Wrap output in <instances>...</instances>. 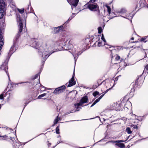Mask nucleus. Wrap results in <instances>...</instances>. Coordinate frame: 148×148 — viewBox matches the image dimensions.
I'll list each match as a JSON object with an SVG mask.
<instances>
[{"label":"nucleus","mask_w":148,"mask_h":148,"mask_svg":"<svg viewBox=\"0 0 148 148\" xmlns=\"http://www.w3.org/2000/svg\"><path fill=\"white\" fill-rule=\"evenodd\" d=\"M82 53V52H81V53H79L78 54H77V55L78 56L79 55H80V54H81Z\"/></svg>","instance_id":"f704fd0d"},{"label":"nucleus","mask_w":148,"mask_h":148,"mask_svg":"<svg viewBox=\"0 0 148 148\" xmlns=\"http://www.w3.org/2000/svg\"><path fill=\"white\" fill-rule=\"evenodd\" d=\"M43 53H42V56L43 57H44V60H45L46 59L50 56V54L48 55V54H47L48 52H47L46 51L45 52H44Z\"/></svg>","instance_id":"6e6552de"},{"label":"nucleus","mask_w":148,"mask_h":148,"mask_svg":"<svg viewBox=\"0 0 148 148\" xmlns=\"http://www.w3.org/2000/svg\"><path fill=\"white\" fill-rule=\"evenodd\" d=\"M104 45H105V44H104L103 45L102 44L101 42H98V46L99 47H101V46H103Z\"/></svg>","instance_id":"5701e85b"},{"label":"nucleus","mask_w":148,"mask_h":148,"mask_svg":"<svg viewBox=\"0 0 148 148\" xmlns=\"http://www.w3.org/2000/svg\"><path fill=\"white\" fill-rule=\"evenodd\" d=\"M17 21L18 23V29H19V32L18 33L19 34L20 33H21L22 32V30L23 26V24L21 21V20L19 18V21L18 20V19H17Z\"/></svg>","instance_id":"39448f33"},{"label":"nucleus","mask_w":148,"mask_h":148,"mask_svg":"<svg viewBox=\"0 0 148 148\" xmlns=\"http://www.w3.org/2000/svg\"><path fill=\"white\" fill-rule=\"evenodd\" d=\"M62 26H60L55 28L54 29L55 32H59L62 29Z\"/></svg>","instance_id":"1a4fd4ad"},{"label":"nucleus","mask_w":148,"mask_h":148,"mask_svg":"<svg viewBox=\"0 0 148 148\" xmlns=\"http://www.w3.org/2000/svg\"><path fill=\"white\" fill-rule=\"evenodd\" d=\"M74 73L72 78H71V79L69 81V84L67 86L68 87L71 86L75 84V82L74 81Z\"/></svg>","instance_id":"423d86ee"},{"label":"nucleus","mask_w":148,"mask_h":148,"mask_svg":"<svg viewBox=\"0 0 148 148\" xmlns=\"http://www.w3.org/2000/svg\"><path fill=\"white\" fill-rule=\"evenodd\" d=\"M93 2H91L90 1L88 5V8L91 11H97L99 9V6L96 3H91Z\"/></svg>","instance_id":"f03ea898"},{"label":"nucleus","mask_w":148,"mask_h":148,"mask_svg":"<svg viewBox=\"0 0 148 148\" xmlns=\"http://www.w3.org/2000/svg\"><path fill=\"white\" fill-rule=\"evenodd\" d=\"M126 141V140L125 141L123 140H119L114 141V143H120L124 142Z\"/></svg>","instance_id":"a211bd4d"},{"label":"nucleus","mask_w":148,"mask_h":148,"mask_svg":"<svg viewBox=\"0 0 148 148\" xmlns=\"http://www.w3.org/2000/svg\"><path fill=\"white\" fill-rule=\"evenodd\" d=\"M104 94L101 95V96H100L99 98V99L100 100L103 97V95H104Z\"/></svg>","instance_id":"c85d7f7f"},{"label":"nucleus","mask_w":148,"mask_h":148,"mask_svg":"<svg viewBox=\"0 0 148 148\" xmlns=\"http://www.w3.org/2000/svg\"><path fill=\"white\" fill-rule=\"evenodd\" d=\"M6 73L8 75V76L9 77V78L8 74V72L6 71ZM9 80H10V79H9Z\"/></svg>","instance_id":"473e14b6"},{"label":"nucleus","mask_w":148,"mask_h":148,"mask_svg":"<svg viewBox=\"0 0 148 148\" xmlns=\"http://www.w3.org/2000/svg\"><path fill=\"white\" fill-rule=\"evenodd\" d=\"M95 1V0H91V1L92 2H94Z\"/></svg>","instance_id":"2f4dec72"},{"label":"nucleus","mask_w":148,"mask_h":148,"mask_svg":"<svg viewBox=\"0 0 148 148\" xmlns=\"http://www.w3.org/2000/svg\"><path fill=\"white\" fill-rule=\"evenodd\" d=\"M5 14V11L0 10V19L2 18Z\"/></svg>","instance_id":"9d476101"},{"label":"nucleus","mask_w":148,"mask_h":148,"mask_svg":"<svg viewBox=\"0 0 148 148\" xmlns=\"http://www.w3.org/2000/svg\"><path fill=\"white\" fill-rule=\"evenodd\" d=\"M3 95L1 94L0 95V99H3Z\"/></svg>","instance_id":"cd10ccee"},{"label":"nucleus","mask_w":148,"mask_h":148,"mask_svg":"<svg viewBox=\"0 0 148 148\" xmlns=\"http://www.w3.org/2000/svg\"><path fill=\"white\" fill-rule=\"evenodd\" d=\"M46 93H44L43 94L40 95H39L38 97V99H40L41 98L43 97L46 95Z\"/></svg>","instance_id":"dca6fc26"},{"label":"nucleus","mask_w":148,"mask_h":148,"mask_svg":"<svg viewBox=\"0 0 148 148\" xmlns=\"http://www.w3.org/2000/svg\"><path fill=\"white\" fill-rule=\"evenodd\" d=\"M106 7L107 8V10L109 14H110L111 12V8L108 5H106Z\"/></svg>","instance_id":"f3484780"},{"label":"nucleus","mask_w":148,"mask_h":148,"mask_svg":"<svg viewBox=\"0 0 148 148\" xmlns=\"http://www.w3.org/2000/svg\"><path fill=\"white\" fill-rule=\"evenodd\" d=\"M59 126H58L56 129V132L57 134H59L60 133L59 132Z\"/></svg>","instance_id":"aec40b11"},{"label":"nucleus","mask_w":148,"mask_h":148,"mask_svg":"<svg viewBox=\"0 0 148 148\" xmlns=\"http://www.w3.org/2000/svg\"><path fill=\"white\" fill-rule=\"evenodd\" d=\"M27 82H21V83H20V84L24 83H27Z\"/></svg>","instance_id":"72a5a7b5"},{"label":"nucleus","mask_w":148,"mask_h":148,"mask_svg":"<svg viewBox=\"0 0 148 148\" xmlns=\"http://www.w3.org/2000/svg\"><path fill=\"white\" fill-rule=\"evenodd\" d=\"M61 119L58 116H57V117L54 120V125H55L58 122V121H59Z\"/></svg>","instance_id":"f8f14e48"},{"label":"nucleus","mask_w":148,"mask_h":148,"mask_svg":"<svg viewBox=\"0 0 148 148\" xmlns=\"http://www.w3.org/2000/svg\"><path fill=\"white\" fill-rule=\"evenodd\" d=\"M120 59V57L119 56H118L117 55H116V57H115V59L116 60H119Z\"/></svg>","instance_id":"393cba45"},{"label":"nucleus","mask_w":148,"mask_h":148,"mask_svg":"<svg viewBox=\"0 0 148 148\" xmlns=\"http://www.w3.org/2000/svg\"><path fill=\"white\" fill-rule=\"evenodd\" d=\"M88 100V99L87 96H85L83 97L80 100L79 103L75 104V107L76 108V111L79 110V109H78L79 106H81L85 103H87Z\"/></svg>","instance_id":"f257e3e1"},{"label":"nucleus","mask_w":148,"mask_h":148,"mask_svg":"<svg viewBox=\"0 0 148 148\" xmlns=\"http://www.w3.org/2000/svg\"><path fill=\"white\" fill-rule=\"evenodd\" d=\"M145 69H146L148 70V64L145 67Z\"/></svg>","instance_id":"c756f323"},{"label":"nucleus","mask_w":148,"mask_h":148,"mask_svg":"<svg viewBox=\"0 0 148 148\" xmlns=\"http://www.w3.org/2000/svg\"><path fill=\"white\" fill-rule=\"evenodd\" d=\"M99 94V92L96 91L95 92L93 93V95L94 97H96L97 95H98Z\"/></svg>","instance_id":"412c9836"},{"label":"nucleus","mask_w":148,"mask_h":148,"mask_svg":"<svg viewBox=\"0 0 148 148\" xmlns=\"http://www.w3.org/2000/svg\"><path fill=\"white\" fill-rule=\"evenodd\" d=\"M6 5L3 0H0V10L5 11Z\"/></svg>","instance_id":"20e7f679"},{"label":"nucleus","mask_w":148,"mask_h":148,"mask_svg":"<svg viewBox=\"0 0 148 148\" xmlns=\"http://www.w3.org/2000/svg\"><path fill=\"white\" fill-rule=\"evenodd\" d=\"M115 145L121 148H124L125 147V145L123 143H116Z\"/></svg>","instance_id":"9b49d317"},{"label":"nucleus","mask_w":148,"mask_h":148,"mask_svg":"<svg viewBox=\"0 0 148 148\" xmlns=\"http://www.w3.org/2000/svg\"><path fill=\"white\" fill-rule=\"evenodd\" d=\"M131 39L132 40H133L134 39V38L133 37H132L131 38Z\"/></svg>","instance_id":"c9c22d12"},{"label":"nucleus","mask_w":148,"mask_h":148,"mask_svg":"<svg viewBox=\"0 0 148 148\" xmlns=\"http://www.w3.org/2000/svg\"><path fill=\"white\" fill-rule=\"evenodd\" d=\"M1 29H0V40H2L3 42L4 39L3 38L2 35L1 34Z\"/></svg>","instance_id":"6ab92c4d"},{"label":"nucleus","mask_w":148,"mask_h":148,"mask_svg":"<svg viewBox=\"0 0 148 148\" xmlns=\"http://www.w3.org/2000/svg\"><path fill=\"white\" fill-rule=\"evenodd\" d=\"M124 12H123V13H124V12H125V10H124Z\"/></svg>","instance_id":"4c0bfd02"},{"label":"nucleus","mask_w":148,"mask_h":148,"mask_svg":"<svg viewBox=\"0 0 148 148\" xmlns=\"http://www.w3.org/2000/svg\"><path fill=\"white\" fill-rule=\"evenodd\" d=\"M98 33H101L102 31V28L101 27H98Z\"/></svg>","instance_id":"4be33fe9"},{"label":"nucleus","mask_w":148,"mask_h":148,"mask_svg":"<svg viewBox=\"0 0 148 148\" xmlns=\"http://www.w3.org/2000/svg\"><path fill=\"white\" fill-rule=\"evenodd\" d=\"M109 89H108V90H106V92H107L108 91V90H109Z\"/></svg>","instance_id":"e433bc0d"},{"label":"nucleus","mask_w":148,"mask_h":148,"mask_svg":"<svg viewBox=\"0 0 148 148\" xmlns=\"http://www.w3.org/2000/svg\"><path fill=\"white\" fill-rule=\"evenodd\" d=\"M18 12L21 14H23L24 12V9L23 8L21 9H18Z\"/></svg>","instance_id":"2eb2a0df"},{"label":"nucleus","mask_w":148,"mask_h":148,"mask_svg":"<svg viewBox=\"0 0 148 148\" xmlns=\"http://www.w3.org/2000/svg\"><path fill=\"white\" fill-rule=\"evenodd\" d=\"M100 99L99 98L97 99L93 103L92 105L91 106V107H92L93 106L95 105L96 103H97L98 102Z\"/></svg>","instance_id":"ddd939ff"},{"label":"nucleus","mask_w":148,"mask_h":148,"mask_svg":"<svg viewBox=\"0 0 148 148\" xmlns=\"http://www.w3.org/2000/svg\"><path fill=\"white\" fill-rule=\"evenodd\" d=\"M0 137L3 138L2 139H6V138L7 137V136L6 135L3 136H0Z\"/></svg>","instance_id":"a878e982"},{"label":"nucleus","mask_w":148,"mask_h":148,"mask_svg":"<svg viewBox=\"0 0 148 148\" xmlns=\"http://www.w3.org/2000/svg\"><path fill=\"white\" fill-rule=\"evenodd\" d=\"M101 39L105 42H106V40L105 39L103 35V34H102V37H101Z\"/></svg>","instance_id":"b1692460"},{"label":"nucleus","mask_w":148,"mask_h":148,"mask_svg":"<svg viewBox=\"0 0 148 148\" xmlns=\"http://www.w3.org/2000/svg\"><path fill=\"white\" fill-rule=\"evenodd\" d=\"M126 131L127 133L128 134H130L132 133V132L130 128L129 127H127L126 130Z\"/></svg>","instance_id":"4468645a"},{"label":"nucleus","mask_w":148,"mask_h":148,"mask_svg":"<svg viewBox=\"0 0 148 148\" xmlns=\"http://www.w3.org/2000/svg\"><path fill=\"white\" fill-rule=\"evenodd\" d=\"M65 89V87L63 86L56 88L53 92V93L55 94H59L64 91Z\"/></svg>","instance_id":"7ed1b4c3"},{"label":"nucleus","mask_w":148,"mask_h":148,"mask_svg":"<svg viewBox=\"0 0 148 148\" xmlns=\"http://www.w3.org/2000/svg\"><path fill=\"white\" fill-rule=\"evenodd\" d=\"M75 14H74V13H73L72 14V17H71H71H70L69 19V20H70L74 16H73V15H74Z\"/></svg>","instance_id":"bb28decb"},{"label":"nucleus","mask_w":148,"mask_h":148,"mask_svg":"<svg viewBox=\"0 0 148 148\" xmlns=\"http://www.w3.org/2000/svg\"><path fill=\"white\" fill-rule=\"evenodd\" d=\"M79 0H73L70 2H69L71 5L72 9H73L72 6L76 7L79 2Z\"/></svg>","instance_id":"0eeeda50"},{"label":"nucleus","mask_w":148,"mask_h":148,"mask_svg":"<svg viewBox=\"0 0 148 148\" xmlns=\"http://www.w3.org/2000/svg\"><path fill=\"white\" fill-rule=\"evenodd\" d=\"M145 40V38H142L141 39V41H143Z\"/></svg>","instance_id":"7c9ffc66"}]
</instances>
